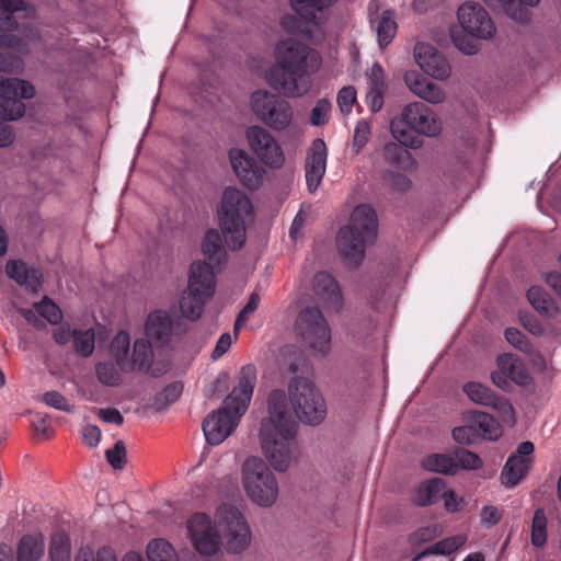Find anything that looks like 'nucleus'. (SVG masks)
<instances>
[{
  "label": "nucleus",
  "mask_w": 561,
  "mask_h": 561,
  "mask_svg": "<svg viewBox=\"0 0 561 561\" xmlns=\"http://www.w3.org/2000/svg\"><path fill=\"white\" fill-rule=\"evenodd\" d=\"M396 14L392 10L382 12L377 25V38L380 47L388 46L397 33Z\"/></svg>",
  "instance_id": "nucleus-40"
},
{
  "label": "nucleus",
  "mask_w": 561,
  "mask_h": 561,
  "mask_svg": "<svg viewBox=\"0 0 561 561\" xmlns=\"http://www.w3.org/2000/svg\"><path fill=\"white\" fill-rule=\"evenodd\" d=\"M336 0H290L295 12L305 21L319 24L318 14L330 8Z\"/></svg>",
  "instance_id": "nucleus-34"
},
{
  "label": "nucleus",
  "mask_w": 561,
  "mask_h": 561,
  "mask_svg": "<svg viewBox=\"0 0 561 561\" xmlns=\"http://www.w3.org/2000/svg\"><path fill=\"white\" fill-rule=\"evenodd\" d=\"M187 531L198 553L213 556L218 552L221 537L210 516L205 513L193 514L187 520Z\"/></svg>",
  "instance_id": "nucleus-13"
},
{
  "label": "nucleus",
  "mask_w": 561,
  "mask_h": 561,
  "mask_svg": "<svg viewBox=\"0 0 561 561\" xmlns=\"http://www.w3.org/2000/svg\"><path fill=\"white\" fill-rule=\"evenodd\" d=\"M153 352L150 340L138 339L134 343L133 355L129 358L130 371L139 370L159 377L167 373L165 365H152Z\"/></svg>",
  "instance_id": "nucleus-25"
},
{
  "label": "nucleus",
  "mask_w": 561,
  "mask_h": 561,
  "mask_svg": "<svg viewBox=\"0 0 561 561\" xmlns=\"http://www.w3.org/2000/svg\"><path fill=\"white\" fill-rule=\"evenodd\" d=\"M94 332L93 330H75L73 348L83 357L90 356L94 351Z\"/></svg>",
  "instance_id": "nucleus-43"
},
{
  "label": "nucleus",
  "mask_w": 561,
  "mask_h": 561,
  "mask_svg": "<svg viewBox=\"0 0 561 561\" xmlns=\"http://www.w3.org/2000/svg\"><path fill=\"white\" fill-rule=\"evenodd\" d=\"M453 437L459 444H473L478 438V431L474 425L457 426L453 430Z\"/></svg>",
  "instance_id": "nucleus-55"
},
{
  "label": "nucleus",
  "mask_w": 561,
  "mask_h": 561,
  "mask_svg": "<svg viewBox=\"0 0 561 561\" xmlns=\"http://www.w3.org/2000/svg\"><path fill=\"white\" fill-rule=\"evenodd\" d=\"M465 540L462 536L446 538L436 542L435 550L438 553L450 554L459 549L465 543Z\"/></svg>",
  "instance_id": "nucleus-56"
},
{
  "label": "nucleus",
  "mask_w": 561,
  "mask_h": 561,
  "mask_svg": "<svg viewBox=\"0 0 561 561\" xmlns=\"http://www.w3.org/2000/svg\"><path fill=\"white\" fill-rule=\"evenodd\" d=\"M547 286L561 299V273L551 271L542 274Z\"/></svg>",
  "instance_id": "nucleus-59"
},
{
  "label": "nucleus",
  "mask_w": 561,
  "mask_h": 561,
  "mask_svg": "<svg viewBox=\"0 0 561 561\" xmlns=\"http://www.w3.org/2000/svg\"><path fill=\"white\" fill-rule=\"evenodd\" d=\"M229 159L233 172L243 186L249 190H255L262 184L263 175L265 174L264 168L244 150L231 149L229 151Z\"/></svg>",
  "instance_id": "nucleus-20"
},
{
  "label": "nucleus",
  "mask_w": 561,
  "mask_h": 561,
  "mask_svg": "<svg viewBox=\"0 0 561 561\" xmlns=\"http://www.w3.org/2000/svg\"><path fill=\"white\" fill-rule=\"evenodd\" d=\"M183 386L181 382H173L168 385L157 397V403L169 405L175 402L182 394Z\"/></svg>",
  "instance_id": "nucleus-54"
},
{
  "label": "nucleus",
  "mask_w": 561,
  "mask_h": 561,
  "mask_svg": "<svg viewBox=\"0 0 561 561\" xmlns=\"http://www.w3.org/2000/svg\"><path fill=\"white\" fill-rule=\"evenodd\" d=\"M0 91L8 101L10 111H14L13 102H21L20 99H32L35 95L33 84L19 78H9L1 81Z\"/></svg>",
  "instance_id": "nucleus-30"
},
{
  "label": "nucleus",
  "mask_w": 561,
  "mask_h": 561,
  "mask_svg": "<svg viewBox=\"0 0 561 561\" xmlns=\"http://www.w3.org/2000/svg\"><path fill=\"white\" fill-rule=\"evenodd\" d=\"M371 134L370 125L367 121L360 119L357 122L353 135L352 149L355 154H358L362 149L367 145Z\"/></svg>",
  "instance_id": "nucleus-49"
},
{
  "label": "nucleus",
  "mask_w": 561,
  "mask_h": 561,
  "mask_svg": "<svg viewBox=\"0 0 561 561\" xmlns=\"http://www.w3.org/2000/svg\"><path fill=\"white\" fill-rule=\"evenodd\" d=\"M451 457L456 461L457 471L459 469L474 470L482 466L480 457L465 448H456Z\"/></svg>",
  "instance_id": "nucleus-44"
},
{
  "label": "nucleus",
  "mask_w": 561,
  "mask_h": 561,
  "mask_svg": "<svg viewBox=\"0 0 561 561\" xmlns=\"http://www.w3.org/2000/svg\"><path fill=\"white\" fill-rule=\"evenodd\" d=\"M98 416L105 423H112L116 425H122L124 423L123 415L116 409H100L98 411Z\"/></svg>",
  "instance_id": "nucleus-62"
},
{
  "label": "nucleus",
  "mask_w": 561,
  "mask_h": 561,
  "mask_svg": "<svg viewBox=\"0 0 561 561\" xmlns=\"http://www.w3.org/2000/svg\"><path fill=\"white\" fill-rule=\"evenodd\" d=\"M481 523L485 527H492L501 520V514L495 506H483L480 513Z\"/></svg>",
  "instance_id": "nucleus-58"
},
{
  "label": "nucleus",
  "mask_w": 561,
  "mask_h": 561,
  "mask_svg": "<svg viewBox=\"0 0 561 561\" xmlns=\"http://www.w3.org/2000/svg\"><path fill=\"white\" fill-rule=\"evenodd\" d=\"M331 103L327 99H320L311 110L310 123L313 126H323L329 122Z\"/></svg>",
  "instance_id": "nucleus-50"
},
{
  "label": "nucleus",
  "mask_w": 561,
  "mask_h": 561,
  "mask_svg": "<svg viewBox=\"0 0 561 561\" xmlns=\"http://www.w3.org/2000/svg\"><path fill=\"white\" fill-rule=\"evenodd\" d=\"M526 296L533 308L542 317L551 319L559 314V305L541 286H531Z\"/></svg>",
  "instance_id": "nucleus-31"
},
{
  "label": "nucleus",
  "mask_w": 561,
  "mask_h": 561,
  "mask_svg": "<svg viewBox=\"0 0 561 561\" xmlns=\"http://www.w3.org/2000/svg\"><path fill=\"white\" fill-rule=\"evenodd\" d=\"M216 517L225 527L226 549L231 553H240L251 542V530L242 513L231 504H222L217 508Z\"/></svg>",
  "instance_id": "nucleus-12"
},
{
  "label": "nucleus",
  "mask_w": 561,
  "mask_h": 561,
  "mask_svg": "<svg viewBox=\"0 0 561 561\" xmlns=\"http://www.w3.org/2000/svg\"><path fill=\"white\" fill-rule=\"evenodd\" d=\"M248 497L262 507L272 506L278 496V483L268 466L259 457L248 458L241 469Z\"/></svg>",
  "instance_id": "nucleus-8"
},
{
  "label": "nucleus",
  "mask_w": 561,
  "mask_h": 561,
  "mask_svg": "<svg viewBox=\"0 0 561 561\" xmlns=\"http://www.w3.org/2000/svg\"><path fill=\"white\" fill-rule=\"evenodd\" d=\"M369 91L367 102L373 112H378L383 105V96L387 90L386 76L380 64L375 62L367 72Z\"/></svg>",
  "instance_id": "nucleus-28"
},
{
  "label": "nucleus",
  "mask_w": 561,
  "mask_h": 561,
  "mask_svg": "<svg viewBox=\"0 0 561 561\" xmlns=\"http://www.w3.org/2000/svg\"><path fill=\"white\" fill-rule=\"evenodd\" d=\"M251 106L256 117L274 130H285L293 122L291 105L280 96L267 91L253 92Z\"/></svg>",
  "instance_id": "nucleus-11"
},
{
  "label": "nucleus",
  "mask_w": 561,
  "mask_h": 561,
  "mask_svg": "<svg viewBox=\"0 0 561 561\" xmlns=\"http://www.w3.org/2000/svg\"><path fill=\"white\" fill-rule=\"evenodd\" d=\"M14 111H10L8 101H5L3 93L0 91V119L14 121L24 115L25 105L22 102H13Z\"/></svg>",
  "instance_id": "nucleus-53"
},
{
  "label": "nucleus",
  "mask_w": 561,
  "mask_h": 561,
  "mask_svg": "<svg viewBox=\"0 0 561 561\" xmlns=\"http://www.w3.org/2000/svg\"><path fill=\"white\" fill-rule=\"evenodd\" d=\"M43 401L57 410L60 411H70V405L68 404V400L58 391L51 390L47 391L43 396Z\"/></svg>",
  "instance_id": "nucleus-57"
},
{
  "label": "nucleus",
  "mask_w": 561,
  "mask_h": 561,
  "mask_svg": "<svg viewBox=\"0 0 561 561\" xmlns=\"http://www.w3.org/2000/svg\"><path fill=\"white\" fill-rule=\"evenodd\" d=\"M24 10V0H0V47L10 45V38L5 32L14 31L19 26L13 13Z\"/></svg>",
  "instance_id": "nucleus-29"
},
{
  "label": "nucleus",
  "mask_w": 561,
  "mask_h": 561,
  "mask_svg": "<svg viewBox=\"0 0 561 561\" xmlns=\"http://www.w3.org/2000/svg\"><path fill=\"white\" fill-rule=\"evenodd\" d=\"M337 106L342 114L347 115L356 102V90L352 85L343 87L337 93Z\"/></svg>",
  "instance_id": "nucleus-52"
},
{
  "label": "nucleus",
  "mask_w": 561,
  "mask_h": 561,
  "mask_svg": "<svg viewBox=\"0 0 561 561\" xmlns=\"http://www.w3.org/2000/svg\"><path fill=\"white\" fill-rule=\"evenodd\" d=\"M296 330L304 342L316 353L327 356L331 351V330L318 307L301 309Z\"/></svg>",
  "instance_id": "nucleus-10"
},
{
  "label": "nucleus",
  "mask_w": 561,
  "mask_h": 561,
  "mask_svg": "<svg viewBox=\"0 0 561 561\" xmlns=\"http://www.w3.org/2000/svg\"><path fill=\"white\" fill-rule=\"evenodd\" d=\"M297 422L287 411L286 394L273 390L268 396V416L262 421L260 439L264 455L277 471H286L299 457Z\"/></svg>",
  "instance_id": "nucleus-2"
},
{
  "label": "nucleus",
  "mask_w": 561,
  "mask_h": 561,
  "mask_svg": "<svg viewBox=\"0 0 561 561\" xmlns=\"http://www.w3.org/2000/svg\"><path fill=\"white\" fill-rule=\"evenodd\" d=\"M289 400L298 420L308 425H319L327 416V403L316 385L295 377L289 385Z\"/></svg>",
  "instance_id": "nucleus-9"
},
{
  "label": "nucleus",
  "mask_w": 561,
  "mask_h": 561,
  "mask_svg": "<svg viewBox=\"0 0 561 561\" xmlns=\"http://www.w3.org/2000/svg\"><path fill=\"white\" fill-rule=\"evenodd\" d=\"M107 462L114 469H122L126 463V447L123 440H117L114 447L105 451Z\"/></svg>",
  "instance_id": "nucleus-51"
},
{
  "label": "nucleus",
  "mask_w": 561,
  "mask_h": 561,
  "mask_svg": "<svg viewBox=\"0 0 561 561\" xmlns=\"http://www.w3.org/2000/svg\"><path fill=\"white\" fill-rule=\"evenodd\" d=\"M505 339L512 346L525 354L534 352V346L528 337L516 328H507L505 330Z\"/></svg>",
  "instance_id": "nucleus-48"
},
{
  "label": "nucleus",
  "mask_w": 561,
  "mask_h": 561,
  "mask_svg": "<svg viewBox=\"0 0 561 561\" xmlns=\"http://www.w3.org/2000/svg\"><path fill=\"white\" fill-rule=\"evenodd\" d=\"M251 213L252 204L245 194L233 187L225 190L218 217L225 242L229 249L238 250L244 244V217Z\"/></svg>",
  "instance_id": "nucleus-7"
},
{
  "label": "nucleus",
  "mask_w": 561,
  "mask_h": 561,
  "mask_svg": "<svg viewBox=\"0 0 561 561\" xmlns=\"http://www.w3.org/2000/svg\"><path fill=\"white\" fill-rule=\"evenodd\" d=\"M98 379L108 387H116L122 382V377L112 363H99L95 367Z\"/></svg>",
  "instance_id": "nucleus-47"
},
{
  "label": "nucleus",
  "mask_w": 561,
  "mask_h": 561,
  "mask_svg": "<svg viewBox=\"0 0 561 561\" xmlns=\"http://www.w3.org/2000/svg\"><path fill=\"white\" fill-rule=\"evenodd\" d=\"M318 51L308 45L287 38L275 47V62L266 73L267 83L287 98H299L309 90L306 77L321 66Z\"/></svg>",
  "instance_id": "nucleus-1"
},
{
  "label": "nucleus",
  "mask_w": 561,
  "mask_h": 561,
  "mask_svg": "<svg viewBox=\"0 0 561 561\" xmlns=\"http://www.w3.org/2000/svg\"><path fill=\"white\" fill-rule=\"evenodd\" d=\"M83 438L90 447H95L101 439V431L95 425H87L83 428Z\"/></svg>",
  "instance_id": "nucleus-64"
},
{
  "label": "nucleus",
  "mask_w": 561,
  "mask_h": 561,
  "mask_svg": "<svg viewBox=\"0 0 561 561\" xmlns=\"http://www.w3.org/2000/svg\"><path fill=\"white\" fill-rule=\"evenodd\" d=\"M231 343L232 339L230 333H222L216 343L211 357L214 359L220 358L224 354L228 352V350L231 346Z\"/></svg>",
  "instance_id": "nucleus-61"
},
{
  "label": "nucleus",
  "mask_w": 561,
  "mask_h": 561,
  "mask_svg": "<svg viewBox=\"0 0 561 561\" xmlns=\"http://www.w3.org/2000/svg\"><path fill=\"white\" fill-rule=\"evenodd\" d=\"M462 391L472 402L490 407L497 411L504 421L514 420L515 413L511 402L506 398L495 393L489 387L480 382L469 381L462 386Z\"/></svg>",
  "instance_id": "nucleus-18"
},
{
  "label": "nucleus",
  "mask_w": 561,
  "mask_h": 561,
  "mask_svg": "<svg viewBox=\"0 0 561 561\" xmlns=\"http://www.w3.org/2000/svg\"><path fill=\"white\" fill-rule=\"evenodd\" d=\"M130 336L125 331H119L112 340L110 351L117 366L124 373H130L129 363Z\"/></svg>",
  "instance_id": "nucleus-36"
},
{
  "label": "nucleus",
  "mask_w": 561,
  "mask_h": 561,
  "mask_svg": "<svg viewBox=\"0 0 561 561\" xmlns=\"http://www.w3.org/2000/svg\"><path fill=\"white\" fill-rule=\"evenodd\" d=\"M378 231L377 215L366 204L355 207L350 224L340 229L336 244L345 264L357 267L365 256L366 245L375 241Z\"/></svg>",
  "instance_id": "nucleus-5"
},
{
  "label": "nucleus",
  "mask_w": 561,
  "mask_h": 561,
  "mask_svg": "<svg viewBox=\"0 0 561 561\" xmlns=\"http://www.w3.org/2000/svg\"><path fill=\"white\" fill-rule=\"evenodd\" d=\"M446 489L442 478H432L421 483L414 492L413 503L417 506H428L436 503Z\"/></svg>",
  "instance_id": "nucleus-32"
},
{
  "label": "nucleus",
  "mask_w": 561,
  "mask_h": 561,
  "mask_svg": "<svg viewBox=\"0 0 561 561\" xmlns=\"http://www.w3.org/2000/svg\"><path fill=\"white\" fill-rule=\"evenodd\" d=\"M497 369L491 373L492 382L507 391L511 382L518 386H527L531 381L524 363L513 354H502L496 359Z\"/></svg>",
  "instance_id": "nucleus-14"
},
{
  "label": "nucleus",
  "mask_w": 561,
  "mask_h": 561,
  "mask_svg": "<svg viewBox=\"0 0 561 561\" xmlns=\"http://www.w3.org/2000/svg\"><path fill=\"white\" fill-rule=\"evenodd\" d=\"M390 186L398 192H407L411 187V181L408 176L401 173H390Z\"/></svg>",
  "instance_id": "nucleus-60"
},
{
  "label": "nucleus",
  "mask_w": 561,
  "mask_h": 561,
  "mask_svg": "<svg viewBox=\"0 0 561 561\" xmlns=\"http://www.w3.org/2000/svg\"><path fill=\"white\" fill-rule=\"evenodd\" d=\"M534 450V444L526 440L520 443L516 453L508 457L501 472V480L505 486H515L526 477L533 465Z\"/></svg>",
  "instance_id": "nucleus-19"
},
{
  "label": "nucleus",
  "mask_w": 561,
  "mask_h": 561,
  "mask_svg": "<svg viewBox=\"0 0 561 561\" xmlns=\"http://www.w3.org/2000/svg\"><path fill=\"white\" fill-rule=\"evenodd\" d=\"M247 138L251 149L264 164L272 168H279L283 164V150L266 129L260 126L249 127Z\"/></svg>",
  "instance_id": "nucleus-16"
},
{
  "label": "nucleus",
  "mask_w": 561,
  "mask_h": 561,
  "mask_svg": "<svg viewBox=\"0 0 561 561\" xmlns=\"http://www.w3.org/2000/svg\"><path fill=\"white\" fill-rule=\"evenodd\" d=\"M408 148L399 141H390L383 148V158L393 167L405 171L412 170L415 167V160Z\"/></svg>",
  "instance_id": "nucleus-33"
},
{
  "label": "nucleus",
  "mask_w": 561,
  "mask_h": 561,
  "mask_svg": "<svg viewBox=\"0 0 561 561\" xmlns=\"http://www.w3.org/2000/svg\"><path fill=\"white\" fill-rule=\"evenodd\" d=\"M247 138L251 149L264 164L272 168H279L283 164V150L266 129L260 126L249 127Z\"/></svg>",
  "instance_id": "nucleus-17"
},
{
  "label": "nucleus",
  "mask_w": 561,
  "mask_h": 561,
  "mask_svg": "<svg viewBox=\"0 0 561 561\" xmlns=\"http://www.w3.org/2000/svg\"><path fill=\"white\" fill-rule=\"evenodd\" d=\"M390 129L393 138L405 147L417 149L423 137H435L442 130L437 114L422 102L407 104L400 115L392 118Z\"/></svg>",
  "instance_id": "nucleus-6"
},
{
  "label": "nucleus",
  "mask_w": 561,
  "mask_h": 561,
  "mask_svg": "<svg viewBox=\"0 0 561 561\" xmlns=\"http://www.w3.org/2000/svg\"><path fill=\"white\" fill-rule=\"evenodd\" d=\"M422 468L443 474H455L457 473V466L455 459L446 454H431L423 458Z\"/></svg>",
  "instance_id": "nucleus-39"
},
{
  "label": "nucleus",
  "mask_w": 561,
  "mask_h": 561,
  "mask_svg": "<svg viewBox=\"0 0 561 561\" xmlns=\"http://www.w3.org/2000/svg\"><path fill=\"white\" fill-rule=\"evenodd\" d=\"M328 149L323 139L316 138L306 157L305 176L308 191L314 193L320 186L327 171Z\"/></svg>",
  "instance_id": "nucleus-21"
},
{
  "label": "nucleus",
  "mask_w": 561,
  "mask_h": 561,
  "mask_svg": "<svg viewBox=\"0 0 561 561\" xmlns=\"http://www.w3.org/2000/svg\"><path fill=\"white\" fill-rule=\"evenodd\" d=\"M186 553L178 554L170 542L164 539H153L147 546L149 561H182Z\"/></svg>",
  "instance_id": "nucleus-38"
},
{
  "label": "nucleus",
  "mask_w": 561,
  "mask_h": 561,
  "mask_svg": "<svg viewBox=\"0 0 561 561\" xmlns=\"http://www.w3.org/2000/svg\"><path fill=\"white\" fill-rule=\"evenodd\" d=\"M473 425L478 431V437L496 440L502 435V426L497 420L486 412L477 411L472 415Z\"/></svg>",
  "instance_id": "nucleus-37"
},
{
  "label": "nucleus",
  "mask_w": 561,
  "mask_h": 561,
  "mask_svg": "<svg viewBox=\"0 0 561 561\" xmlns=\"http://www.w3.org/2000/svg\"><path fill=\"white\" fill-rule=\"evenodd\" d=\"M34 307L36 312L51 324L58 323L62 318L59 307L48 297H44L39 302L34 304Z\"/></svg>",
  "instance_id": "nucleus-45"
},
{
  "label": "nucleus",
  "mask_w": 561,
  "mask_h": 561,
  "mask_svg": "<svg viewBox=\"0 0 561 561\" xmlns=\"http://www.w3.org/2000/svg\"><path fill=\"white\" fill-rule=\"evenodd\" d=\"M547 516L543 508H537L531 522L530 540L533 546L540 548L547 542Z\"/></svg>",
  "instance_id": "nucleus-42"
},
{
  "label": "nucleus",
  "mask_w": 561,
  "mask_h": 561,
  "mask_svg": "<svg viewBox=\"0 0 561 561\" xmlns=\"http://www.w3.org/2000/svg\"><path fill=\"white\" fill-rule=\"evenodd\" d=\"M44 551L45 545L42 535H25L19 542L16 561H39Z\"/></svg>",
  "instance_id": "nucleus-35"
},
{
  "label": "nucleus",
  "mask_w": 561,
  "mask_h": 561,
  "mask_svg": "<svg viewBox=\"0 0 561 561\" xmlns=\"http://www.w3.org/2000/svg\"><path fill=\"white\" fill-rule=\"evenodd\" d=\"M8 276L32 293L41 287L42 273L37 268L27 266L22 261H10L5 265Z\"/></svg>",
  "instance_id": "nucleus-27"
},
{
  "label": "nucleus",
  "mask_w": 561,
  "mask_h": 561,
  "mask_svg": "<svg viewBox=\"0 0 561 561\" xmlns=\"http://www.w3.org/2000/svg\"><path fill=\"white\" fill-rule=\"evenodd\" d=\"M456 47L467 55H474L479 50V45L474 39L466 37L454 38Z\"/></svg>",
  "instance_id": "nucleus-63"
},
{
  "label": "nucleus",
  "mask_w": 561,
  "mask_h": 561,
  "mask_svg": "<svg viewBox=\"0 0 561 561\" xmlns=\"http://www.w3.org/2000/svg\"><path fill=\"white\" fill-rule=\"evenodd\" d=\"M145 331L148 340L157 346H163L169 343L172 334V319L168 312L156 310L149 313Z\"/></svg>",
  "instance_id": "nucleus-26"
},
{
  "label": "nucleus",
  "mask_w": 561,
  "mask_h": 561,
  "mask_svg": "<svg viewBox=\"0 0 561 561\" xmlns=\"http://www.w3.org/2000/svg\"><path fill=\"white\" fill-rule=\"evenodd\" d=\"M457 16L461 27L477 38H491L495 26L489 13L478 3L467 2L459 7Z\"/></svg>",
  "instance_id": "nucleus-15"
},
{
  "label": "nucleus",
  "mask_w": 561,
  "mask_h": 561,
  "mask_svg": "<svg viewBox=\"0 0 561 561\" xmlns=\"http://www.w3.org/2000/svg\"><path fill=\"white\" fill-rule=\"evenodd\" d=\"M202 252L206 261L192 263L187 288L180 300L182 316L192 321L201 318L205 304L214 296L216 288L214 267L220 265L226 259L222 239L216 229H209L205 233Z\"/></svg>",
  "instance_id": "nucleus-3"
},
{
  "label": "nucleus",
  "mask_w": 561,
  "mask_h": 561,
  "mask_svg": "<svg viewBox=\"0 0 561 561\" xmlns=\"http://www.w3.org/2000/svg\"><path fill=\"white\" fill-rule=\"evenodd\" d=\"M404 82L413 94L428 103L439 104L446 99L444 89L430 81L417 70L407 71Z\"/></svg>",
  "instance_id": "nucleus-24"
},
{
  "label": "nucleus",
  "mask_w": 561,
  "mask_h": 561,
  "mask_svg": "<svg viewBox=\"0 0 561 561\" xmlns=\"http://www.w3.org/2000/svg\"><path fill=\"white\" fill-rule=\"evenodd\" d=\"M70 539L65 533H55L50 539V561H70Z\"/></svg>",
  "instance_id": "nucleus-41"
},
{
  "label": "nucleus",
  "mask_w": 561,
  "mask_h": 561,
  "mask_svg": "<svg viewBox=\"0 0 561 561\" xmlns=\"http://www.w3.org/2000/svg\"><path fill=\"white\" fill-rule=\"evenodd\" d=\"M313 290L328 310L340 311L343 306V295L339 283L328 272H319L313 279Z\"/></svg>",
  "instance_id": "nucleus-23"
},
{
  "label": "nucleus",
  "mask_w": 561,
  "mask_h": 561,
  "mask_svg": "<svg viewBox=\"0 0 561 561\" xmlns=\"http://www.w3.org/2000/svg\"><path fill=\"white\" fill-rule=\"evenodd\" d=\"M75 561H117L114 550L110 547H102L96 553L91 548H81Z\"/></svg>",
  "instance_id": "nucleus-46"
},
{
  "label": "nucleus",
  "mask_w": 561,
  "mask_h": 561,
  "mask_svg": "<svg viewBox=\"0 0 561 561\" xmlns=\"http://www.w3.org/2000/svg\"><path fill=\"white\" fill-rule=\"evenodd\" d=\"M414 58L420 68L434 79L445 80L450 76L449 61L430 44L417 43L414 47Z\"/></svg>",
  "instance_id": "nucleus-22"
},
{
  "label": "nucleus",
  "mask_w": 561,
  "mask_h": 561,
  "mask_svg": "<svg viewBox=\"0 0 561 561\" xmlns=\"http://www.w3.org/2000/svg\"><path fill=\"white\" fill-rule=\"evenodd\" d=\"M255 383V366L252 364L243 366L238 376V385L225 399L224 407L209 414L203 422L207 443L219 445L233 432L248 410Z\"/></svg>",
  "instance_id": "nucleus-4"
}]
</instances>
